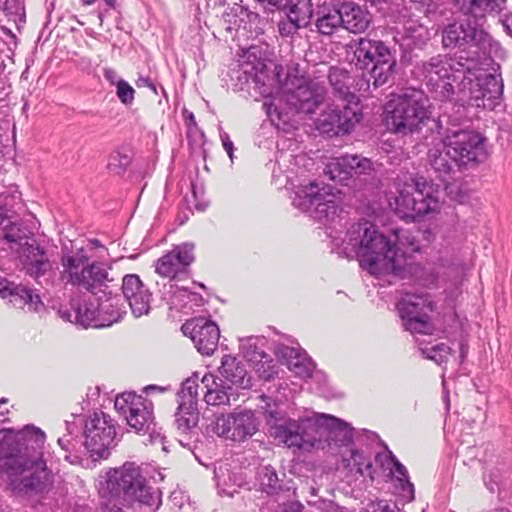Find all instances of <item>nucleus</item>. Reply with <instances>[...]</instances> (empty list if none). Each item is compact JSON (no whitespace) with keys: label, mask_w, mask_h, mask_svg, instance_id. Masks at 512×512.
<instances>
[{"label":"nucleus","mask_w":512,"mask_h":512,"mask_svg":"<svg viewBox=\"0 0 512 512\" xmlns=\"http://www.w3.org/2000/svg\"><path fill=\"white\" fill-rule=\"evenodd\" d=\"M11 479L13 491L18 495L43 496L48 493L52 484L51 471L48 469L45 460L28 462L23 471L18 473H7Z\"/></svg>","instance_id":"obj_17"},{"label":"nucleus","mask_w":512,"mask_h":512,"mask_svg":"<svg viewBox=\"0 0 512 512\" xmlns=\"http://www.w3.org/2000/svg\"><path fill=\"white\" fill-rule=\"evenodd\" d=\"M10 301L15 305H28L29 310L34 312L45 310L44 303L42 302L39 294H37L33 289L22 284L17 285Z\"/></svg>","instance_id":"obj_42"},{"label":"nucleus","mask_w":512,"mask_h":512,"mask_svg":"<svg viewBox=\"0 0 512 512\" xmlns=\"http://www.w3.org/2000/svg\"><path fill=\"white\" fill-rule=\"evenodd\" d=\"M341 194V190L331 185L324 184L320 188L316 182H311L296 193L293 204L310 212L319 222L328 221L337 213L336 198Z\"/></svg>","instance_id":"obj_14"},{"label":"nucleus","mask_w":512,"mask_h":512,"mask_svg":"<svg viewBox=\"0 0 512 512\" xmlns=\"http://www.w3.org/2000/svg\"><path fill=\"white\" fill-rule=\"evenodd\" d=\"M104 497L119 500L124 505L139 503L158 509L161 505V491L147 484L141 468L133 462H125L119 468H111L101 485Z\"/></svg>","instance_id":"obj_7"},{"label":"nucleus","mask_w":512,"mask_h":512,"mask_svg":"<svg viewBox=\"0 0 512 512\" xmlns=\"http://www.w3.org/2000/svg\"><path fill=\"white\" fill-rule=\"evenodd\" d=\"M505 51L500 58H503ZM495 56L480 59L476 65H472L471 72L465 73L458 84L463 101L468 106L495 110L501 105L503 98V79L500 73V65L494 62ZM496 58H498L496 56Z\"/></svg>","instance_id":"obj_8"},{"label":"nucleus","mask_w":512,"mask_h":512,"mask_svg":"<svg viewBox=\"0 0 512 512\" xmlns=\"http://www.w3.org/2000/svg\"><path fill=\"white\" fill-rule=\"evenodd\" d=\"M244 72L248 74L256 85L264 86L270 79V69L267 65V59L264 58L250 68H245Z\"/></svg>","instance_id":"obj_50"},{"label":"nucleus","mask_w":512,"mask_h":512,"mask_svg":"<svg viewBox=\"0 0 512 512\" xmlns=\"http://www.w3.org/2000/svg\"><path fill=\"white\" fill-rule=\"evenodd\" d=\"M415 10L429 17L435 14L440 6V0H410Z\"/></svg>","instance_id":"obj_57"},{"label":"nucleus","mask_w":512,"mask_h":512,"mask_svg":"<svg viewBox=\"0 0 512 512\" xmlns=\"http://www.w3.org/2000/svg\"><path fill=\"white\" fill-rule=\"evenodd\" d=\"M304 3L303 6H300L293 1V3L286 4L285 7L276 9V11L285 15V18L278 23V31L282 37L293 36L312 17V0H304Z\"/></svg>","instance_id":"obj_28"},{"label":"nucleus","mask_w":512,"mask_h":512,"mask_svg":"<svg viewBox=\"0 0 512 512\" xmlns=\"http://www.w3.org/2000/svg\"><path fill=\"white\" fill-rule=\"evenodd\" d=\"M194 248L192 242H184L174 245L172 250L160 257L155 266V271L163 277H168L170 288H174L176 284L173 281H178L180 275L185 274V268H188L194 261Z\"/></svg>","instance_id":"obj_20"},{"label":"nucleus","mask_w":512,"mask_h":512,"mask_svg":"<svg viewBox=\"0 0 512 512\" xmlns=\"http://www.w3.org/2000/svg\"><path fill=\"white\" fill-rule=\"evenodd\" d=\"M285 365L296 377L300 379L311 378L316 363L309 354H281Z\"/></svg>","instance_id":"obj_39"},{"label":"nucleus","mask_w":512,"mask_h":512,"mask_svg":"<svg viewBox=\"0 0 512 512\" xmlns=\"http://www.w3.org/2000/svg\"><path fill=\"white\" fill-rule=\"evenodd\" d=\"M506 0H455L459 16L454 18L456 23L476 26L484 35H491L484 27L486 15L500 12Z\"/></svg>","instance_id":"obj_21"},{"label":"nucleus","mask_w":512,"mask_h":512,"mask_svg":"<svg viewBox=\"0 0 512 512\" xmlns=\"http://www.w3.org/2000/svg\"><path fill=\"white\" fill-rule=\"evenodd\" d=\"M218 386L208 388L204 395V400L208 405H222L229 402V392L227 383L223 379L218 378Z\"/></svg>","instance_id":"obj_47"},{"label":"nucleus","mask_w":512,"mask_h":512,"mask_svg":"<svg viewBox=\"0 0 512 512\" xmlns=\"http://www.w3.org/2000/svg\"><path fill=\"white\" fill-rule=\"evenodd\" d=\"M132 163V152L128 147H120L112 151L108 157L107 169L110 173L122 176Z\"/></svg>","instance_id":"obj_43"},{"label":"nucleus","mask_w":512,"mask_h":512,"mask_svg":"<svg viewBox=\"0 0 512 512\" xmlns=\"http://www.w3.org/2000/svg\"><path fill=\"white\" fill-rule=\"evenodd\" d=\"M304 506L299 501H291L284 504L282 512H303Z\"/></svg>","instance_id":"obj_64"},{"label":"nucleus","mask_w":512,"mask_h":512,"mask_svg":"<svg viewBox=\"0 0 512 512\" xmlns=\"http://www.w3.org/2000/svg\"><path fill=\"white\" fill-rule=\"evenodd\" d=\"M430 40V32L426 26L418 21L408 20L404 23L400 39V47L404 52L413 49H423Z\"/></svg>","instance_id":"obj_34"},{"label":"nucleus","mask_w":512,"mask_h":512,"mask_svg":"<svg viewBox=\"0 0 512 512\" xmlns=\"http://www.w3.org/2000/svg\"><path fill=\"white\" fill-rule=\"evenodd\" d=\"M285 339L289 344L273 343V347L268 348L273 349V352H307L294 337L287 335Z\"/></svg>","instance_id":"obj_58"},{"label":"nucleus","mask_w":512,"mask_h":512,"mask_svg":"<svg viewBox=\"0 0 512 512\" xmlns=\"http://www.w3.org/2000/svg\"><path fill=\"white\" fill-rule=\"evenodd\" d=\"M463 25L452 21L442 28V47L455 49L453 54H439L422 61L420 65L427 89L440 101L452 99L455 94L453 83L459 84L465 73L469 74L472 65H476L480 59L501 57L503 54L500 43L491 35H484L476 26L471 27L468 23Z\"/></svg>","instance_id":"obj_1"},{"label":"nucleus","mask_w":512,"mask_h":512,"mask_svg":"<svg viewBox=\"0 0 512 512\" xmlns=\"http://www.w3.org/2000/svg\"><path fill=\"white\" fill-rule=\"evenodd\" d=\"M384 447L386 453H377L375 456L376 462L389 470L388 476L404 502H412L415 499V487L410 481L407 468L389 450L387 445L384 444Z\"/></svg>","instance_id":"obj_24"},{"label":"nucleus","mask_w":512,"mask_h":512,"mask_svg":"<svg viewBox=\"0 0 512 512\" xmlns=\"http://www.w3.org/2000/svg\"><path fill=\"white\" fill-rule=\"evenodd\" d=\"M263 108L265 109L266 114L273 125L277 126L278 128L283 125V129H285V126L289 124V113L283 111L274 103H268L265 101L263 103Z\"/></svg>","instance_id":"obj_51"},{"label":"nucleus","mask_w":512,"mask_h":512,"mask_svg":"<svg viewBox=\"0 0 512 512\" xmlns=\"http://www.w3.org/2000/svg\"><path fill=\"white\" fill-rule=\"evenodd\" d=\"M268 340L265 336L239 338V352H265Z\"/></svg>","instance_id":"obj_52"},{"label":"nucleus","mask_w":512,"mask_h":512,"mask_svg":"<svg viewBox=\"0 0 512 512\" xmlns=\"http://www.w3.org/2000/svg\"><path fill=\"white\" fill-rule=\"evenodd\" d=\"M17 252L26 274L34 279L44 276L52 267L46 249L34 238L24 243Z\"/></svg>","instance_id":"obj_26"},{"label":"nucleus","mask_w":512,"mask_h":512,"mask_svg":"<svg viewBox=\"0 0 512 512\" xmlns=\"http://www.w3.org/2000/svg\"><path fill=\"white\" fill-rule=\"evenodd\" d=\"M430 117L429 98L424 91L414 87H406L392 94L384 105L386 128L402 137L418 133Z\"/></svg>","instance_id":"obj_6"},{"label":"nucleus","mask_w":512,"mask_h":512,"mask_svg":"<svg viewBox=\"0 0 512 512\" xmlns=\"http://www.w3.org/2000/svg\"><path fill=\"white\" fill-rule=\"evenodd\" d=\"M18 284L0 276V296L11 300Z\"/></svg>","instance_id":"obj_59"},{"label":"nucleus","mask_w":512,"mask_h":512,"mask_svg":"<svg viewBox=\"0 0 512 512\" xmlns=\"http://www.w3.org/2000/svg\"><path fill=\"white\" fill-rule=\"evenodd\" d=\"M72 417H73L72 421H70V420L65 421L66 431H67V433L65 435H69L76 439H81L79 437V434L81 433L83 435V428L85 425V422L82 421L81 419L88 420V418H86L82 414H75V413H72Z\"/></svg>","instance_id":"obj_55"},{"label":"nucleus","mask_w":512,"mask_h":512,"mask_svg":"<svg viewBox=\"0 0 512 512\" xmlns=\"http://www.w3.org/2000/svg\"><path fill=\"white\" fill-rule=\"evenodd\" d=\"M220 138H221L224 150L227 152L230 160L233 161L235 147H234L232 140L230 139L229 135L226 132L221 133Z\"/></svg>","instance_id":"obj_61"},{"label":"nucleus","mask_w":512,"mask_h":512,"mask_svg":"<svg viewBox=\"0 0 512 512\" xmlns=\"http://www.w3.org/2000/svg\"><path fill=\"white\" fill-rule=\"evenodd\" d=\"M103 76L104 78L110 83L112 86H117V82L123 80L122 78L118 77L117 72L112 68H105L103 70Z\"/></svg>","instance_id":"obj_63"},{"label":"nucleus","mask_w":512,"mask_h":512,"mask_svg":"<svg viewBox=\"0 0 512 512\" xmlns=\"http://www.w3.org/2000/svg\"><path fill=\"white\" fill-rule=\"evenodd\" d=\"M198 373L195 372L191 377H188L181 383V388L177 392L178 406L180 409L198 408V392L199 387Z\"/></svg>","instance_id":"obj_40"},{"label":"nucleus","mask_w":512,"mask_h":512,"mask_svg":"<svg viewBox=\"0 0 512 512\" xmlns=\"http://www.w3.org/2000/svg\"><path fill=\"white\" fill-rule=\"evenodd\" d=\"M12 434V454L4 462L6 473H18L28 462L44 460L45 432L33 424L25 425L21 430L5 429Z\"/></svg>","instance_id":"obj_10"},{"label":"nucleus","mask_w":512,"mask_h":512,"mask_svg":"<svg viewBox=\"0 0 512 512\" xmlns=\"http://www.w3.org/2000/svg\"><path fill=\"white\" fill-rule=\"evenodd\" d=\"M74 286L84 289L95 296L111 297L120 291L118 280L109 276L103 262L92 261L74 275Z\"/></svg>","instance_id":"obj_18"},{"label":"nucleus","mask_w":512,"mask_h":512,"mask_svg":"<svg viewBox=\"0 0 512 512\" xmlns=\"http://www.w3.org/2000/svg\"><path fill=\"white\" fill-rule=\"evenodd\" d=\"M219 372L230 390L233 386L241 389L252 386V378L246 368L245 354H224Z\"/></svg>","instance_id":"obj_27"},{"label":"nucleus","mask_w":512,"mask_h":512,"mask_svg":"<svg viewBox=\"0 0 512 512\" xmlns=\"http://www.w3.org/2000/svg\"><path fill=\"white\" fill-rule=\"evenodd\" d=\"M348 233L351 241L360 237L356 255L363 269L373 275L389 273L400 279L406 278L405 252L375 225H353Z\"/></svg>","instance_id":"obj_4"},{"label":"nucleus","mask_w":512,"mask_h":512,"mask_svg":"<svg viewBox=\"0 0 512 512\" xmlns=\"http://www.w3.org/2000/svg\"><path fill=\"white\" fill-rule=\"evenodd\" d=\"M223 19L228 24L227 31L229 32L242 29L251 33L259 28L261 22L260 15L251 11L248 6H244L242 1L229 6L223 13Z\"/></svg>","instance_id":"obj_30"},{"label":"nucleus","mask_w":512,"mask_h":512,"mask_svg":"<svg viewBox=\"0 0 512 512\" xmlns=\"http://www.w3.org/2000/svg\"><path fill=\"white\" fill-rule=\"evenodd\" d=\"M96 301H99L100 324L102 328L109 327L114 323L120 322L127 314L126 306L124 301H122L120 291H117V294L112 295L111 297H103V294L99 295L96 298Z\"/></svg>","instance_id":"obj_33"},{"label":"nucleus","mask_w":512,"mask_h":512,"mask_svg":"<svg viewBox=\"0 0 512 512\" xmlns=\"http://www.w3.org/2000/svg\"><path fill=\"white\" fill-rule=\"evenodd\" d=\"M66 250L67 248L62 249L61 264L63 272L67 274V282L74 286V275H80V270L89 263H85L73 254L66 253Z\"/></svg>","instance_id":"obj_45"},{"label":"nucleus","mask_w":512,"mask_h":512,"mask_svg":"<svg viewBox=\"0 0 512 512\" xmlns=\"http://www.w3.org/2000/svg\"><path fill=\"white\" fill-rule=\"evenodd\" d=\"M257 480L260 490L268 496H276L281 492L290 490L283 479H279L277 471L271 465H263L258 468Z\"/></svg>","instance_id":"obj_37"},{"label":"nucleus","mask_w":512,"mask_h":512,"mask_svg":"<svg viewBox=\"0 0 512 512\" xmlns=\"http://www.w3.org/2000/svg\"><path fill=\"white\" fill-rule=\"evenodd\" d=\"M0 10L4 11L6 16L13 17L16 24L26 22L24 0H2Z\"/></svg>","instance_id":"obj_48"},{"label":"nucleus","mask_w":512,"mask_h":512,"mask_svg":"<svg viewBox=\"0 0 512 512\" xmlns=\"http://www.w3.org/2000/svg\"><path fill=\"white\" fill-rule=\"evenodd\" d=\"M348 46L353 50L355 66L369 75L368 79L364 76L357 79V86L363 91L362 96L374 97L373 91L393 84L397 66L394 47L385 41L368 37L352 40Z\"/></svg>","instance_id":"obj_5"},{"label":"nucleus","mask_w":512,"mask_h":512,"mask_svg":"<svg viewBox=\"0 0 512 512\" xmlns=\"http://www.w3.org/2000/svg\"><path fill=\"white\" fill-rule=\"evenodd\" d=\"M275 356L277 357L273 358L271 354H253L249 359L254 362V370L261 380L270 381L278 376L283 358L281 354Z\"/></svg>","instance_id":"obj_38"},{"label":"nucleus","mask_w":512,"mask_h":512,"mask_svg":"<svg viewBox=\"0 0 512 512\" xmlns=\"http://www.w3.org/2000/svg\"><path fill=\"white\" fill-rule=\"evenodd\" d=\"M342 28L353 34L368 30L373 17L366 6L351 1L342 2Z\"/></svg>","instance_id":"obj_31"},{"label":"nucleus","mask_w":512,"mask_h":512,"mask_svg":"<svg viewBox=\"0 0 512 512\" xmlns=\"http://www.w3.org/2000/svg\"><path fill=\"white\" fill-rule=\"evenodd\" d=\"M122 301L128 303L135 318L148 315L151 311L152 292L137 274H126L119 285Z\"/></svg>","instance_id":"obj_22"},{"label":"nucleus","mask_w":512,"mask_h":512,"mask_svg":"<svg viewBox=\"0 0 512 512\" xmlns=\"http://www.w3.org/2000/svg\"><path fill=\"white\" fill-rule=\"evenodd\" d=\"M215 425L218 435L241 442L257 432L259 423L253 411L235 409L232 413L217 416Z\"/></svg>","instance_id":"obj_19"},{"label":"nucleus","mask_w":512,"mask_h":512,"mask_svg":"<svg viewBox=\"0 0 512 512\" xmlns=\"http://www.w3.org/2000/svg\"><path fill=\"white\" fill-rule=\"evenodd\" d=\"M242 58L245 68H250L251 66H254L256 63L263 60L265 57L260 46L252 45L243 52Z\"/></svg>","instance_id":"obj_56"},{"label":"nucleus","mask_w":512,"mask_h":512,"mask_svg":"<svg viewBox=\"0 0 512 512\" xmlns=\"http://www.w3.org/2000/svg\"><path fill=\"white\" fill-rule=\"evenodd\" d=\"M441 186L416 174L388 198L390 208L405 222H415L440 210Z\"/></svg>","instance_id":"obj_9"},{"label":"nucleus","mask_w":512,"mask_h":512,"mask_svg":"<svg viewBox=\"0 0 512 512\" xmlns=\"http://www.w3.org/2000/svg\"><path fill=\"white\" fill-rule=\"evenodd\" d=\"M316 27L322 35L330 36L339 27L342 28V2L326 1L319 6Z\"/></svg>","instance_id":"obj_32"},{"label":"nucleus","mask_w":512,"mask_h":512,"mask_svg":"<svg viewBox=\"0 0 512 512\" xmlns=\"http://www.w3.org/2000/svg\"><path fill=\"white\" fill-rule=\"evenodd\" d=\"M397 309L404 330L412 334L431 335L434 325L428 311L433 310V303L425 296L407 295L398 304Z\"/></svg>","instance_id":"obj_16"},{"label":"nucleus","mask_w":512,"mask_h":512,"mask_svg":"<svg viewBox=\"0 0 512 512\" xmlns=\"http://www.w3.org/2000/svg\"><path fill=\"white\" fill-rule=\"evenodd\" d=\"M137 87H147L149 88L153 94L158 95V86L154 83V81L149 76H139L136 80Z\"/></svg>","instance_id":"obj_60"},{"label":"nucleus","mask_w":512,"mask_h":512,"mask_svg":"<svg viewBox=\"0 0 512 512\" xmlns=\"http://www.w3.org/2000/svg\"><path fill=\"white\" fill-rule=\"evenodd\" d=\"M198 421V408L181 410L180 406H178L175 413V424L179 432L186 434L187 432L191 431L192 428L197 426Z\"/></svg>","instance_id":"obj_44"},{"label":"nucleus","mask_w":512,"mask_h":512,"mask_svg":"<svg viewBox=\"0 0 512 512\" xmlns=\"http://www.w3.org/2000/svg\"><path fill=\"white\" fill-rule=\"evenodd\" d=\"M99 308V301L78 302L74 307V324L84 329L102 328Z\"/></svg>","instance_id":"obj_36"},{"label":"nucleus","mask_w":512,"mask_h":512,"mask_svg":"<svg viewBox=\"0 0 512 512\" xmlns=\"http://www.w3.org/2000/svg\"><path fill=\"white\" fill-rule=\"evenodd\" d=\"M181 331L192 340L197 352H215L218 348L220 330L211 320L204 317L191 318L181 326Z\"/></svg>","instance_id":"obj_23"},{"label":"nucleus","mask_w":512,"mask_h":512,"mask_svg":"<svg viewBox=\"0 0 512 512\" xmlns=\"http://www.w3.org/2000/svg\"><path fill=\"white\" fill-rule=\"evenodd\" d=\"M363 118L360 104L333 102L315 120L320 134L329 138L351 134Z\"/></svg>","instance_id":"obj_13"},{"label":"nucleus","mask_w":512,"mask_h":512,"mask_svg":"<svg viewBox=\"0 0 512 512\" xmlns=\"http://www.w3.org/2000/svg\"><path fill=\"white\" fill-rule=\"evenodd\" d=\"M34 238L32 230L22 219L16 217L6 228L0 229V240L9 244L11 248L20 249L24 243Z\"/></svg>","instance_id":"obj_35"},{"label":"nucleus","mask_w":512,"mask_h":512,"mask_svg":"<svg viewBox=\"0 0 512 512\" xmlns=\"http://www.w3.org/2000/svg\"><path fill=\"white\" fill-rule=\"evenodd\" d=\"M263 415L271 437L289 448L324 449L325 445L334 444L347 447L353 444L355 429L343 419L324 413L289 417L277 403L268 396H263Z\"/></svg>","instance_id":"obj_2"},{"label":"nucleus","mask_w":512,"mask_h":512,"mask_svg":"<svg viewBox=\"0 0 512 512\" xmlns=\"http://www.w3.org/2000/svg\"><path fill=\"white\" fill-rule=\"evenodd\" d=\"M426 359L434 361L437 365L442 366L447 364L450 359L448 356H454L455 354H424Z\"/></svg>","instance_id":"obj_62"},{"label":"nucleus","mask_w":512,"mask_h":512,"mask_svg":"<svg viewBox=\"0 0 512 512\" xmlns=\"http://www.w3.org/2000/svg\"><path fill=\"white\" fill-rule=\"evenodd\" d=\"M293 88H288V101L299 112L312 114L324 101L323 90L311 79L295 78Z\"/></svg>","instance_id":"obj_25"},{"label":"nucleus","mask_w":512,"mask_h":512,"mask_svg":"<svg viewBox=\"0 0 512 512\" xmlns=\"http://www.w3.org/2000/svg\"><path fill=\"white\" fill-rule=\"evenodd\" d=\"M114 407L119 414L125 417L127 424L136 433L149 435L151 442L158 438H164L161 432L158 431L154 416V405L151 400L135 392L126 391L116 397Z\"/></svg>","instance_id":"obj_11"},{"label":"nucleus","mask_w":512,"mask_h":512,"mask_svg":"<svg viewBox=\"0 0 512 512\" xmlns=\"http://www.w3.org/2000/svg\"><path fill=\"white\" fill-rule=\"evenodd\" d=\"M311 507H314L318 512H348L347 508L338 505L333 500L319 497L314 501H308Z\"/></svg>","instance_id":"obj_54"},{"label":"nucleus","mask_w":512,"mask_h":512,"mask_svg":"<svg viewBox=\"0 0 512 512\" xmlns=\"http://www.w3.org/2000/svg\"><path fill=\"white\" fill-rule=\"evenodd\" d=\"M432 131L439 142L429 149L427 156L433 171L442 181L457 171L476 168L488 158V139L481 132L462 127L449 116L433 120Z\"/></svg>","instance_id":"obj_3"},{"label":"nucleus","mask_w":512,"mask_h":512,"mask_svg":"<svg viewBox=\"0 0 512 512\" xmlns=\"http://www.w3.org/2000/svg\"><path fill=\"white\" fill-rule=\"evenodd\" d=\"M83 421V419H81ZM83 446L93 462L106 460L117 445V422L103 411L94 412L84 420Z\"/></svg>","instance_id":"obj_12"},{"label":"nucleus","mask_w":512,"mask_h":512,"mask_svg":"<svg viewBox=\"0 0 512 512\" xmlns=\"http://www.w3.org/2000/svg\"><path fill=\"white\" fill-rule=\"evenodd\" d=\"M116 95L123 105L129 106L134 102L135 89L126 80H121L117 82Z\"/></svg>","instance_id":"obj_53"},{"label":"nucleus","mask_w":512,"mask_h":512,"mask_svg":"<svg viewBox=\"0 0 512 512\" xmlns=\"http://www.w3.org/2000/svg\"><path fill=\"white\" fill-rule=\"evenodd\" d=\"M509 475V469L505 466L493 467L488 472H483V484L490 493L500 495L508 486Z\"/></svg>","instance_id":"obj_41"},{"label":"nucleus","mask_w":512,"mask_h":512,"mask_svg":"<svg viewBox=\"0 0 512 512\" xmlns=\"http://www.w3.org/2000/svg\"><path fill=\"white\" fill-rule=\"evenodd\" d=\"M325 172L331 180L342 186L361 189L362 182L374 175L375 167L369 158L357 154H346L330 162Z\"/></svg>","instance_id":"obj_15"},{"label":"nucleus","mask_w":512,"mask_h":512,"mask_svg":"<svg viewBox=\"0 0 512 512\" xmlns=\"http://www.w3.org/2000/svg\"><path fill=\"white\" fill-rule=\"evenodd\" d=\"M351 460L357 473L363 477H370L372 480L374 479L375 469L368 455L361 450L352 449Z\"/></svg>","instance_id":"obj_46"},{"label":"nucleus","mask_w":512,"mask_h":512,"mask_svg":"<svg viewBox=\"0 0 512 512\" xmlns=\"http://www.w3.org/2000/svg\"><path fill=\"white\" fill-rule=\"evenodd\" d=\"M328 81L333 90L334 101L333 102H344L352 103L354 105L360 104V99L356 95L355 91L352 90L357 86V80L354 79L348 70L340 68L338 66H332L329 69Z\"/></svg>","instance_id":"obj_29"},{"label":"nucleus","mask_w":512,"mask_h":512,"mask_svg":"<svg viewBox=\"0 0 512 512\" xmlns=\"http://www.w3.org/2000/svg\"><path fill=\"white\" fill-rule=\"evenodd\" d=\"M57 443L62 450L67 452V454L65 455V459L67 461H69L72 464L79 462L80 456L77 455V448L78 446H83V442L81 441V439H76L69 435H63L62 437L58 438Z\"/></svg>","instance_id":"obj_49"}]
</instances>
